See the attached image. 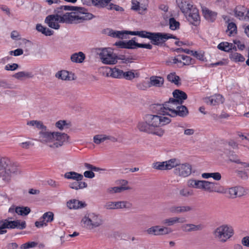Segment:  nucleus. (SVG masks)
Returning <instances> with one entry per match:
<instances>
[{
	"label": "nucleus",
	"instance_id": "obj_1",
	"mask_svg": "<svg viewBox=\"0 0 249 249\" xmlns=\"http://www.w3.org/2000/svg\"><path fill=\"white\" fill-rule=\"evenodd\" d=\"M157 110L158 114H146L143 120L138 123L137 128L140 131L161 137L165 134L162 127L171 122L170 117H184L189 113L185 106L173 98L162 105H159Z\"/></svg>",
	"mask_w": 249,
	"mask_h": 249
},
{
	"label": "nucleus",
	"instance_id": "obj_2",
	"mask_svg": "<svg viewBox=\"0 0 249 249\" xmlns=\"http://www.w3.org/2000/svg\"><path fill=\"white\" fill-rule=\"evenodd\" d=\"M56 14L47 16L45 22L53 29L59 28V23H78L92 18L93 15L81 7L61 6L56 10Z\"/></svg>",
	"mask_w": 249,
	"mask_h": 249
},
{
	"label": "nucleus",
	"instance_id": "obj_3",
	"mask_svg": "<svg viewBox=\"0 0 249 249\" xmlns=\"http://www.w3.org/2000/svg\"><path fill=\"white\" fill-rule=\"evenodd\" d=\"M70 137L65 133L51 131L47 128L44 132H39L38 140L48 147L55 149L68 142Z\"/></svg>",
	"mask_w": 249,
	"mask_h": 249
},
{
	"label": "nucleus",
	"instance_id": "obj_4",
	"mask_svg": "<svg viewBox=\"0 0 249 249\" xmlns=\"http://www.w3.org/2000/svg\"><path fill=\"white\" fill-rule=\"evenodd\" d=\"M104 224L102 216L94 212H87L81 217L80 224L82 228L88 231H93L101 227Z\"/></svg>",
	"mask_w": 249,
	"mask_h": 249
},
{
	"label": "nucleus",
	"instance_id": "obj_5",
	"mask_svg": "<svg viewBox=\"0 0 249 249\" xmlns=\"http://www.w3.org/2000/svg\"><path fill=\"white\" fill-rule=\"evenodd\" d=\"M19 173L18 169L12 165L9 159L0 157V178L3 181L10 182L12 174H18Z\"/></svg>",
	"mask_w": 249,
	"mask_h": 249
},
{
	"label": "nucleus",
	"instance_id": "obj_6",
	"mask_svg": "<svg viewBox=\"0 0 249 249\" xmlns=\"http://www.w3.org/2000/svg\"><path fill=\"white\" fill-rule=\"evenodd\" d=\"M213 234L217 241L221 243H225L233 236L234 231L231 226L223 224L214 230Z\"/></svg>",
	"mask_w": 249,
	"mask_h": 249
},
{
	"label": "nucleus",
	"instance_id": "obj_7",
	"mask_svg": "<svg viewBox=\"0 0 249 249\" xmlns=\"http://www.w3.org/2000/svg\"><path fill=\"white\" fill-rule=\"evenodd\" d=\"M176 163L173 166L174 174L179 178H185L190 176L193 172V166L189 162L181 163L179 160L174 158Z\"/></svg>",
	"mask_w": 249,
	"mask_h": 249
},
{
	"label": "nucleus",
	"instance_id": "obj_8",
	"mask_svg": "<svg viewBox=\"0 0 249 249\" xmlns=\"http://www.w3.org/2000/svg\"><path fill=\"white\" fill-rule=\"evenodd\" d=\"M101 62L106 65H114L117 62V56L112 50L108 48H99L96 50Z\"/></svg>",
	"mask_w": 249,
	"mask_h": 249
},
{
	"label": "nucleus",
	"instance_id": "obj_9",
	"mask_svg": "<svg viewBox=\"0 0 249 249\" xmlns=\"http://www.w3.org/2000/svg\"><path fill=\"white\" fill-rule=\"evenodd\" d=\"M214 192L226 194L227 197L231 198L241 197L247 194L245 189L241 186H235L226 189L224 187L219 186L217 188L214 187Z\"/></svg>",
	"mask_w": 249,
	"mask_h": 249
},
{
	"label": "nucleus",
	"instance_id": "obj_10",
	"mask_svg": "<svg viewBox=\"0 0 249 249\" xmlns=\"http://www.w3.org/2000/svg\"><path fill=\"white\" fill-rule=\"evenodd\" d=\"M187 183L189 187L200 189L209 193L214 192L215 184L214 182L193 178L188 180Z\"/></svg>",
	"mask_w": 249,
	"mask_h": 249
},
{
	"label": "nucleus",
	"instance_id": "obj_11",
	"mask_svg": "<svg viewBox=\"0 0 249 249\" xmlns=\"http://www.w3.org/2000/svg\"><path fill=\"white\" fill-rule=\"evenodd\" d=\"M175 38V37L169 34L161 33H151L149 39L151 43L156 45H159L169 38Z\"/></svg>",
	"mask_w": 249,
	"mask_h": 249
},
{
	"label": "nucleus",
	"instance_id": "obj_12",
	"mask_svg": "<svg viewBox=\"0 0 249 249\" xmlns=\"http://www.w3.org/2000/svg\"><path fill=\"white\" fill-rule=\"evenodd\" d=\"M148 0H132L131 9L141 15L145 14L148 7Z\"/></svg>",
	"mask_w": 249,
	"mask_h": 249
},
{
	"label": "nucleus",
	"instance_id": "obj_13",
	"mask_svg": "<svg viewBox=\"0 0 249 249\" xmlns=\"http://www.w3.org/2000/svg\"><path fill=\"white\" fill-rule=\"evenodd\" d=\"M175 161L174 158H173L164 161L156 162L152 164V167L159 170H170L173 168Z\"/></svg>",
	"mask_w": 249,
	"mask_h": 249
},
{
	"label": "nucleus",
	"instance_id": "obj_14",
	"mask_svg": "<svg viewBox=\"0 0 249 249\" xmlns=\"http://www.w3.org/2000/svg\"><path fill=\"white\" fill-rule=\"evenodd\" d=\"M187 20L192 24L196 26L200 23V16L198 9L194 7L189 12L184 15Z\"/></svg>",
	"mask_w": 249,
	"mask_h": 249
},
{
	"label": "nucleus",
	"instance_id": "obj_15",
	"mask_svg": "<svg viewBox=\"0 0 249 249\" xmlns=\"http://www.w3.org/2000/svg\"><path fill=\"white\" fill-rule=\"evenodd\" d=\"M178 6L184 15L187 14L195 6L191 0H176Z\"/></svg>",
	"mask_w": 249,
	"mask_h": 249
},
{
	"label": "nucleus",
	"instance_id": "obj_16",
	"mask_svg": "<svg viewBox=\"0 0 249 249\" xmlns=\"http://www.w3.org/2000/svg\"><path fill=\"white\" fill-rule=\"evenodd\" d=\"M164 79L160 76L153 75L149 77V81L148 83V87H155L160 88L163 87Z\"/></svg>",
	"mask_w": 249,
	"mask_h": 249
},
{
	"label": "nucleus",
	"instance_id": "obj_17",
	"mask_svg": "<svg viewBox=\"0 0 249 249\" xmlns=\"http://www.w3.org/2000/svg\"><path fill=\"white\" fill-rule=\"evenodd\" d=\"M203 100L206 104L210 106H216L224 102L223 97L218 94L205 97Z\"/></svg>",
	"mask_w": 249,
	"mask_h": 249
},
{
	"label": "nucleus",
	"instance_id": "obj_18",
	"mask_svg": "<svg viewBox=\"0 0 249 249\" xmlns=\"http://www.w3.org/2000/svg\"><path fill=\"white\" fill-rule=\"evenodd\" d=\"M184 217L174 216L165 218L162 221V224L168 226H172L177 224H182L186 222Z\"/></svg>",
	"mask_w": 249,
	"mask_h": 249
},
{
	"label": "nucleus",
	"instance_id": "obj_19",
	"mask_svg": "<svg viewBox=\"0 0 249 249\" xmlns=\"http://www.w3.org/2000/svg\"><path fill=\"white\" fill-rule=\"evenodd\" d=\"M106 71L107 76H110L113 78L123 79V71L117 67L113 68L106 67Z\"/></svg>",
	"mask_w": 249,
	"mask_h": 249
},
{
	"label": "nucleus",
	"instance_id": "obj_20",
	"mask_svg": "<svg viewBox=\"0 0 249 249\" xmlns=\"http://www.w3.org/2000/svg\"><path fill=\"white\" fill-rule=\"evenodd\" d=\"M138 43H136L134 39L128 41H118L115 43V45L120 48L135 49L137 47Z\"/></svg>",
	"mask_w": 249,
	"mask_h": 249
},
{
	"label": "nucleus",
	"instance_id": "obj_21",
	"mask_svg": "<svg viewBox=\"0 0 249 249\" xmlns=\"http://www.w3.org/2000/svg\"><path fill=\"white\" fill-rule=\"evenodd\" d=\"M55 76L58 79L65 81H70L74 79V75L67 71L61 70L57 71Z\"/></svg>",
	"mask_w": 249,
	"mask_h": 249
},
{
	"label": "nucleus",
	"instance_id": "obj_22",
	"mask_svg": "<svg viewBox=\"0 0 249 249\" xmlns=\"http://www.w3.org/2000/svg\"><path fill=\"white\" fill-rule=\"evenodd\" d=\"M181 230L184 232H191L202 230L201 225H195L191 223L184 224L181 227Z\"/></svg>",
	"mask_w": 249,
	"mask_h": 249
},
{
	"label": "nucleus",
	"instance_id": "obj_23",
	"mask_svg": "<svg viewBox=\"0 0 249 249\" xmlns=\"http://www.w3.org/2000/svg\"><path fill=\"white\" fill-rule=\"evenodd\" d=\"M67 207L69 209L76 210L84 208L86 206V204L82 201H80L77 199H71L67 202Z\"/></svg>",
	"mask_w": 249,
	"mask_h": 249
},
{
	"label": "nucleus",
	"instance_id": "obj_24",
	"mask_svg": "<svg viewBox=\"0 0 249 249\" xmlns=\"http://www.w3.org/2000/svg\"><path fill=\"white\" fill-rule=\"evenodd\" d=\"M27 125L33 128L39 130V132H44L47 129V127L44 125L41 121L38 120H31L27 122Z\"/></svg>",
	"mask_w": 249,
	"mask_h": 249
},
{
	"label": "nucleus",
	"instance_id": "obj_25",
	"mask_svg": "<svg viewBox=\"0 0 249 249\" xmlns=\"http://www.w3.org/2000/svg\"><path fill=\"white\" fill-rule=\"evenodd\" d=\"M174 99L176 100L180 104H182L184 101L187 98V95L185 92L179 89H176L173 92Z\"/></svg>",
	"mask_w": 249,
	"mask_h": 249
},
{
	"label": "nucleus",
	"instance_id": "obj_26",
	"mask_svg": "<svg viewBox=\"0 0 249 249\" xmlns=\"http://www.w3.org/2000/svg\"><path fill=\"white\" fill-rule=\"evenodd\" d=\"M203 15L204 18L209 21H213L217 16V13L210 10L206 7L202 8V9Z\"/></svg>",
	"mask_w": 249,
	"mask_h": 249
},
{
	"label": "nucleus",
	"instance_id": "obj_27",
	"mask_svg": "<svg viewBox=\"0 0 249 249\" xmlns=\"http://www.w3.org/2000/svg\"><path fill=\"white\" fill-rule=\"evenodd\" d=\"M64 177L68 179H72L76 181H81L83 178V175L74 171L66 172Z\"/></svg>",
	"mask_w": 249,
	"mask_h": 249
},
{
	"label": "nucleus",
	"instance_id": "obj_28",
	"mask_svg": "<svg viewBox=\"0 0 249 249\" xmlns=\"http://www.w3.org/2000/svg\"><path fill=\"white\" fill-rule=\"evenodd\" d=\"M12 77L18 80L22 81L26 78L33 77V74L30 72L21 71L14 74Z\"/></svg>",
	"mask_w": 249,
	"mask_h": 249
},
{
	"label": "nucleus",
	"instance_id": "obj_29",
	"mask_svg": "<svg viewBox=\"0 0 249 249\" xmlns=\"http://www.w3.org/2000/svg\"><path fill=\"white\" fill-rule=\"evenodd\" d=\"M217 48L221 51L226 52H229L232 49L236 50V47L235 45L228 42H221L218 45Z\"/></svg>",
	"mask_w": 249,
	"mask_h": 249
},
{
	"label": "nucleus",
	"instance_id": "obj_30",
	"mask_svg": "<svg viewBox=\"0 0 249 249\" xmlns=\"http://www.w3.org/2000/svg\"><path fill=\"white\" fill-rule=\"evenodd\" d=\"M85 57V54L82 52H79L72 54L71 56V60L74 63H81L84 61Z\"/></svg>",
	"mask_w": 249,
	"mask_h": 249
},
{
	"label": "nucleus",
	"instance_id": "obj_31",
	"mask_svg": "<svg viewBox=\"0 0 249 249\" xmlns=\"http://www.w3.org/2000/svg\"><path fill=\"white\" fill-rule=\"evenodd\" d=\"M130 188L128 187L124 186H115L108 187L107 189V193L109 195H114L117 193H120L124 190H129Z\"/></svg>",
	"mask_w": 249,
	"mask_h": 249
},
{
	"label": "nucleus",
	"instance_id": "obj_32",
	"mask_svg": "<svg viewBox=\"0 0 249 249\" xmlns=\"http://www.w3.org/2000/svg\"><path fill=\"white\" fill-rule=\"evenodd\" d=\"M123 78L127 80H131L135 77L139 76V73L134 70L124 71L123 74Z\"/></svg>",
	"mask_w": 249,
	"mask_h": 249
},
{
	"label": "nucleus",
	"instance_id": "obj_33",
	"mask_svg": "<svg viewBox=\"0 0 249 249\" xmlns=\"http://www.w3.org/2000/svg\"><path fill=\"white\" fill-rule=\"evenodd\" d=\"M87 184L85 182L76 181L70 183L69 187L74 190H78L87 187Z\"/></svg>",
	"mask_w": 249,
	"mask_h": 249
},
{
	"label": "nucleus",
	"instance_id": "obj_34",
	"mask_svg": "<svg viewBox=\"0 0 249 249\" xmlns=\"http://www.w3.org/2000/svg\"><path fill=\"white\" fill-rule=\"evenodd\" d=\"M167 80L174 84L176 85H180V79L179 77L177 75L175 72H171L167 75Z\"/></svg>",
	"mask_w": 249,
	"mask_h": 249
},
{
	"label": "nucleus",
	"instance_id": "obj_35",
	"mask_svg": "<svg viewBox=\"0 0 249 249\" xmlns=\"http://www.w3.org/2000/svg\"><path fill=\"white\" fill-rule=\"evenodd\" d=\"M1 223H3L5 229H14L18 227L19 225V221L18 220L10 221L8 219H5L2 221Z\"/></svg>",
	"mask_w": 249,
	"mask_h": 249
},
{
	"label": "nucleus",
	"instance_id": "obj_36",
	"mask_svg": "<svg viewBox=\"0 0 249 249\" xmlns=\"http://www.w3.org/2000/svg\"><path fill=\"white\" fill-rule=\"evenodd\" d=\"M202 178L208 179L210 178H213L214 180L219 181L221 179V175L219 172L214 173H204L201 174Z\"/></svg>",
	"mask_w": 249,
	"mask_h": 249
},
{
	"label": "nucleus",
	"instance_id": "obj_37",
	"mask_svg": "<svg viewBox=\"0 0 249 249\" xmlns=\"http://www.w3.org/2000/svg\"><path fill=\"white\" fill-rule=\"evenodd\" d=\"M55 126L60 130L68 129L71 126V123L66 120H59L55 124Z\"/></svg>",
	"mask_w": 249,
	"mask_h": 249
},
{
	"label": "nucleus",
	"instance_id": "obj_38",
	"mask_svg": "<svg viewBox=\"0 0 249 249\" xmlns=\"http://www.w3.org/2000/svg\"><path fill=\"white\" fill-rule=\"evenodd\" d=\"M36 29L39 32L44 34L46 36H50L53 33V31L51 30L50 29L43 26L42 25L38 24L36 26Z\"/></svg>",
	"mask_w": 249,
	"mask_h": 249
},
{
	"label": "nucleus",
	"instance_id": "obj_39",
	"mask_svg": "<svg viewBox=\"0 0 249 249\" xmlns=\"http://www.w3.org/2000/svg\"><path fill=\"white\" fill-rule=\"evenodd\" d=\"M127 35H129V31H112L110 32V35L111 36L122 39L126 38V36Z\"/></svg>",
	"mask_w": 249,
	"mask_h": 249
},
{
	"label": "nucleus",
	"instance_id": "obj_40",
	"mask_svg": "<svg viewBox=\"0 0 249 249\" xmlns=\"http://www.w3.org/2000/svg\"><path fill=\"white\" fill-rule=\"evenodd\" d=\"M229 57L231 61L235 62H243L245 59L242 54L236 52L231 53Z\"/></svg>",
	"mask_w": 249,
	"mask_h": 249
},
{
	"label": "nucleus",
	"instance_id": "obj_41",
	"mask_svg": "<svg viewBox=\"0 0 249 249\" xmlns=\"http://www.w3.org/2000/svg\"><path fill=\"white\" fill-rule=\"evenodd\" d=\"M172 232V230L171 228L166 226L158 225V236L168 235Z\"/></svg>",
	"mask_w": 249,
	"mask_h": 249
},
{
	"label": "nucleus",
	"instance_id": "obj_42",
	"mask_svg": "<svg viewBox=\"0 0 249 249\" xmlns=\"http://www.w3.org/2000/svg\"><path fill=\"white\" fill-rule=\"evenodd\" d=\"M151 32H148L146 31H129V35L133 36H138L142 38H147L149 39Z\"/></svg>",
	"mask_w": 249,
	"mask_h": 249
},
{
	"label": "nucleus",
	"instance_id": "obj_43",
	"mask_svg": "<svg viewBox=\"0 0 249 249\" xmlns=\"http://www.w3.org/2000/svg\"><path fill=\"white\" fill-rule=\"evenodd\" d=\"M226 32L229 36H234L236 34L237 27L235 24L233 22L229 23Z\"/></svg>",
	"mask_w": 249,
	"mask_h": 249
},
{
	"label": "nucleus",
	"instance_id": "obj_44",
	"mask_svg": "<svg viewBox=\"0 0 249 249\" xmlns=\"http://www.w3.org/2000/svg\"><path fill=\"white\" fill-rule=\"evenodd\" d=\"M31 210L28 207H17L15 208V212L20 215H26L30 213Z\"/></svg>",
	"mask_w": 249,
	"mask_h": 249
},
{
	"label": "nucleus",
	"instance_id": "obj_45",
	"mask_svg": "<svg viewBox=\"0 0 249 249\" xmlns=\"http://www.w3.org/2000/svg\"><path fill=\"white\" fill-rule=\"evenodd\" d=\"M111 0H92V4L99 7H107L108 4Z\"/></svg>",
	"mask_w": 249,
	"mask_h": 249
},
{
	"label": "nucleus",
	"instance_id": "obj_46",
	"mask_svg": "<svg viewBox=\"0 0 249 249\" xmlns=\"http://www.w3.org/2000/svg\"><path fill=\"white\" fill-rule=\"evenodd\" d=\"M42 218L46 224L51 222L53 220L54 214L52 212H46L43 214Z\"/></svg>",
	"mask_w": 249,
	"mask_h": 249
},
{
	"label": "nucleus",
	"instance_id": "obj_47",
	"mask_svg": "<svg viewBox=\"0 0 249 249\" xmlns=\"http://www.w3.org/2000/svg\"><path fill=\"white\" fill-rule=\"evenodd\" d=\"M119 209H130L132 207L131 202L128 201H118Z\"/></svg>",
	"mask_w": 249,
	"mask_h": 249
},
{
	"label": "nucleus",
	"instance_id": "obj_48",
	"mask_svg": "<svg viewBox=\"0 0 249 249\" xmlns=\"http://www.w3.org/2000/svg\"><path fill=\"white\" fill-rule=\"evenodd\" d=\"M93 142L96 144H100L106 141L105 134H98L93 137Z\"/></svg>",
	"mask_w": 249,
	"mask_h": 249
},
{
	"label": "nucleus",
	"instance_id": "obj_49",
	"mask_svg": "<svg viewBox=\"0 0 249 249\" xmlns=\"http://www.w3.org/2000/svg\"><path fill=\"white\" fill-rule=\"evenodd\" d=\"M145 232L149 235L158 236V225L153 226L148 228Z\"/></svg>",
	"mask_w": 249,
	"mask_h": 249
},
{
	"label": "nucleus",
	"instance_id": "obj_50",
	"mask_svg": "<svg viewBox=\"0 0 249 249\" xmlns=\"http://www.w3.org/2000/svg\"><path fill=\"white\" fill-rule=\"evenodd\" d=\"M182 61L180 59V58L178 56V57H169L166 61V64L167 65H171L172 64H181Z\"/></svg>",
	"mask_w": 249,
	"mask_h": 249
},
{
	"label": "nucleus",
	"instance_id": "obj_51",
	"mask_svg": "<svg viewBox=\"0 0 249 249\" xmlns=\"http://www.w3.org/2000/svg\"><path fill=\"white\" fill-rule=\"evenodd\" d=\"M178 57H179L181 60H183V62H182V63H181V65H182L183 66L189 65L192 63V59L189 56L184 55H178Z\"/></svg>",
	"mask_w": 249,
	"mask_h": 249
},
{
	"label": "nucleus",
	"instance_id": "obj_52",
	"mask_svg": "<svg viewBox=\"0 0 249 249\" xmlns=\"http://www.w3.org/2000/svg\"><path fill=\"white\" fill-rule=\"evenodd\" d=\"M169 27L172 30H175L179 28V23L175 18H171L169 19Z\"/></svg>",
	"mask_w": 249,
	"mask_h": 249
},
{
	"label": "nucleus",
	"instance_id": "obj_53",
	"mask_svg": "<svg viewBox=\"0 0 249 249\" xmlns=\"http://www.w3.org/2000/svg\"><path fill=\"white\" fill-rule=\"evenodd\" d=\"M34 145V143L32 140H28L19 143V146L24 149H28Z\"/></svg>",
	"mask_w": 249,
	"mask_h": 249
},
{
	"label": "nucleus",
	"instance_id": "obj_54",
	"mask_svg": "<svg viewBox=\"0 0 249 249\" xmlns=\"http://www.w3.org/2000/svg\"><path fill=\"white\" fill-rule=\"evenodd\" d=\"M180 196L185 197H189L192 195V193L186 188H182L179 191Z\"/></svg>",
	"mask_w": 249,
	"mask_h": 249
},
{
	"label": "nucleus",
	"instance_id": "obj_55",
	"mask_svg": "<svg viewBox=\"0 0 249 249\" xmlns=\"http://www.w3.org/2000/svg\"><path fill=\"white\" fill-rule=\"evenodd\" d=\"M118 59L121 60L123 63L128 64L133 62L134 59L131 56L120 55Z\"/></svg>",
	"mask_w": 249,
	"mask_h": 249
},
{
	"label": "nucleus",
	"instance_id": "obj_56",
	"mask_svg": "<svg viewBox=\"0 0 249 249\" xmlns=\"http://www.w3.org/2000/svg\"><path fill=\"white\" fill-rule=\"evenodd\" d=\"M193 208L189 205H179V213H186L193 211Z\"/></svg>",
	"mask_w": 249,
	"mask_h": 249
},
{
	"label": "nucleus",
	"instance_id": "obj_57",
	"mask_svg": "<svg viewBox=\"0 0 249 249\" xmlns=\"http://www.w3.org/2000/svg\"><path fill=\"white\" fill-rule=\"evenodd\" d=\"M37 243L35 242H28L25 244H23L20 246L21 249H28L36 247Z\"/></svg>",
	"mask_w": 249,
	"mask_h": 249
},
{
	"label": "nucleus",
	"instance_id": "obj_58",
	"mask_svg": "<svg viewBox=\"0 0 249 249\" xmlns=\"http://www.w3.org/2000/svg\"><path fill=\"white\" fill-rule=\"evenodd\" d=\"M0 88L3 89H12L13 85L9 83L6 80H0Z\"/></svg>",
	"mask_w": 249,
	"mask_h": 249
},
{
	"label": "nucleus",
	"instance_id": "obj_59",
	"mask_svg": "<svg viewBox=\"0 0 249 249\" xmlns=\"http://www.w3.org/2000/svg\"><path fill=\"white\" fill-rule=\"evenodd\" d=\"M229 160L236 163H242L240 160L239 159L238 156L236 154H234L233 153L229 156Z\"/></svg>",
	"mask_w": 249,
	"mask_h": 249
},
{
	"label": "nucleus",
	"instance_id": "obj_60",
	"mask_svg": "<svg viewBox=\"0 0 249 249\" xmlns=\"http://www.w3.org/2000/svg\"><path fill=\"white\" fill-rule=\"evenodd\" d=\"M84 166L89 171L98 172L100 170V169L99 168L95 167L88 163H85L84 164Z\"/></svg>",
	"mask_w": 249,
	"mask_h": 249
},
{
	"label": "nucleus",
	"instance_id": "obj_61",
	"mask_svg": "<svg viewBox=\"0 0 249 249\" xmlns=\"http://www.w3.org/2000/svg\"><path fill=\"white\" fill-rule=\"evenodd\" d=\"M18 67V65L16 63H13L12 64H8L6 65L4 69L6 71H13L17 70Z\"/></svg>",
	"mask_w": 249,
	"mask_h": 249
},
{
	"label": "nucleus",
	"instance_id": "obj_62",
	"mask_svg": "<svg viewBox=\"0 0 249 249\" xmlns=\"http://www.w3.org/2000/svg\"><path fill=\"white\" fill-rule=\"evenodd\" d=\"M107 9L108 10H113L114 9L117 11H123V9L122 7H120L119 6L115 4H113L112 3L109 4L108 5L107 7Z\"/></svg>",
	"mask_w": 249,
	"mask_h": 249
},
{
	"label": "nucleus",
	"instance_id": "obj_63",
	"mask_svg": "<svg viewBox=\"0 0 249 249\" xmlns=\"http://www.w3.org/2000/svg\"><path fill=\"white\" fill-rule=\"evenodd\" d=\"M93 172L89 170L86 171L84 173V176L87 178H92L95 177V174Z\"/></svg>",
	"mask_w": 249,
	"mask_h": 249
},
{
	"label": "nucleus",
	"instance_id": "obj_64",
	"mask_svg": "<svg viewBox=\"0 0 249 249\" xmlns=\"http://www.w3.org/2000/svg\"><path fill=\"white\" fill-rule=\"evenodd\" d=\"M195 130L193 128H185L184 129V134L186 136H192L194 134Z\"/></svg>",
	"mask_w": 249,
	"mask_h": 249
}]
</instances>
